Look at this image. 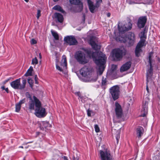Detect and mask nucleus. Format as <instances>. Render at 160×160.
Segmentation results:
<instances>
[{
  "instance_id": "10",
  "label": "nucleus",
  "mask_w": 160,
  "mask_h": 160,
  "mask_svg": "<svg viewBox=\"0 0 160 160\" xmlns=\"http://www.w3.org/2000/svg\"><path fill=\"white\" fill-rule=\"evenodd\" d=\"M25 94L26 97L29 98L30 100L29 102V109L31 110H33L34 109V103L35 102V101L39 100V99L34 96H33V98H32L28 92H26Z\"/></svg>"
},
{
  "instance_id": "38",
  "label": "nucleus",
  "mask_w": 160,
  "mask_h": 160,
  "mask_svg": "<svg viewBox=\"0 0 160 160\" xmlns=\"http://www.w3.org/2000/svg\"><path fill=\"white\" fill-rule=\"evenodd\" d=\"M117 140V143H118L120 138V133H118L115 136Z\"/></svg>"
},
{
  "instance_id": "34",
  "label": "nucleus",
  "mask_w": 160,
  "mask_h": 160,
  "mask_svg": "<svg viewBox=\"0 0 160 160\" xmlns=\"http://www.w3.org/2000/svg\"><path fill=\"white\" fill-rule=\"evenodd\" d=\"M38 63V60L36 57L33 58L32 60L31 64L32 65H36Z\"/></svg>"
},
{
  "instance_id": "26",
  "label": "nucleus",
  "mask_w": 160,
  "mask_h": 160,
  "mask_svg": "<svg viewBox=\"0 0 160 160\" xmlns=\"http://www.w3.org/2000/svg\"><path fill=\"white\" fill-rule=\"evenodd\" d=\"M75 94L78 96L79 98H80L81 99V101L83 103L85 102L86 101L88 100V98L87 97H82L81 95L80 92H76Z\"/></svg>"
},
{
  "instance_id": "35",
  "label": "nucleus",
  "mask_w": 160,
  "mask_h": 160,
  "mask_svg": "<svg viewBox=\"0 0 160 160\" xmlns=\"http://www.w3.org/2000/svg\"><path fill=\"white\" fill-rule=\"evenodd\" d=\"M150 68L147 71V73L148 74H151L152 72L153 69L152 67L153 66L152 65H149Z\"/></svg>"
},
{
  "instance_id": "41",
  "label": "nucleus",
  "mask_w": 160,
  "mask_h": 160,
  "mask_svg": "<svg viewBox=\"0 0 160 160\" xmlns=\"http://www.w3.org/2000/svg\"><path fill=\"white\" fill-rule=\"evenodd\" d=\"M96 3L95 4L96 5V7H99L100 3L102 2V0H96Z\"/></svg>"
},
{
  "instance_id": "42",
  "label": "nucleus",
  "mask_w": 160,
  "mask_h": 160,
  "mask_svg": "<svg viewBox=\"0 0 160 160\" xmlns=\"http://www.w3.org/2000/svg\"><path fill=\"white\" fill-rule=\"evenodd\" d=\"M117 68V65L114 64H112V65L111 69L112 71H114Z\"/></svg>"
},
{
  "instance_id": "20",
  "label": "nucleus",
  "mask_w": 160,
  "mask_h": 160,
  "mask_svg": "<svg viewBox=\"0 0 160 160\" xmlns=\"http://www.w3.org/2000/svg\"><path fill=\"white\" fill-rule=\"evenodd\" d=\"M144 131L143 128L141 126H139L136 128V134L138 138H140L142 135Z\"/></svg>"
},
{
  "instance_id": "50",
  "label": "nucleus",
  "mask_w": 160,
  "mask_h": 160,
  "mask_svg": "<svg viewBox=\"0 0 160 160\" xmlns=\"http://www.w3.org/2000/svg\"><path fill=\"white\" fill-rule=\"evenodd\" d=\"M1 88L2 89V90H5V87L4 86H2L1 87Z\"/></svg>"
},
{
  "instance_id": "39",
  "label": "nucleus",
  "mask_w": 160,
  "mask_h": 160,
  "mask_svg": "<svg viewBox=\"0 0 160 160\" xmlns=\"http://www.w3.org/2000/svg\"><path fill=\"white\" fill-rule=\"evenodd\" d=\"M94 128L95 131L96 132H98L100 131L99 128L98 127V126L97 124H95L94 125Z\"/></svg>"
},
{
  "instance_id": "24",
  "label": "nucleus",
  "mask_w": 160,
  "mask_h": 160,
  "mask_svg": "<svg viewBox=\"0 0 160 160\" xmlns=\"http://www.w3.org/2000/svg\"><path fill=\"white\" fill-rule=\"evenodd\" d=\"M51 127V125L47 121L43 122L42 124H41V129H43L45 128V129H48V128Z\"/></svg>"
},
{
  "instance_id": "2",
  "label": "nucleus",
  "mask_w": 160,
  "mask_h": 160,
  "mask_svg": "<svg viewBox=\"0 0 160 160\" xmlns=\"http://www.w3.org/2000/svg\"><path fill=\"white\" fill-rule=\"evenodd\" d=\"M132 24L130 22L126 23L125 24L121 26L118 24V28L119 33L118 36H116V41L121 42L125 43L127 40V37L125 32L131 30L132 28Z\"/></svg>"
},
{
  "instance_id": "12",
  "label": "nucleus",
  "mask_w": 160,
  "mask_h": 160,
  "mask_svg": "<svg viewBox=\"0 0 160 160\" xmlns=\"http://www.w3.org/2000/svg\"><path fill=\"white\" fill-rule=\"evenodd\" d=\"M79 72L82 77L79 78L84 81L86 82L84 78L88 77V76L90 74V72L89 69L87 67L85 66L82 68L79 71Z\"/></svg>"
},
{
  "instance_id": "9",
  "label": "nucleus",
  "mask_w": 160,
  "mask_h": 160,
  "mask_svg": "<svg viewBox=\"0 0 160 160\" xmlns=\"http://www.w3.org/2000/svg\"><path fill=\"white\" fill-rule=\"evenodd\" d=\"M139 37L140 40L138 43L137 46L142 48L143 46H146L147 44V42L146 40L147 38V36L146 35H145L144 32L143 31L141 32Z\"/></svg>"
},
{
  "instance_id": "43",
  "label": "nucleus",
  "mask_w": 160,
  "mask_h": 160,
  "mask_svg": "<svg viewBox=\"0 0 160 160\" xmlns=\"http://www.w3.org/2000/svg\"><path fill=\"white\" fill-rule=\"evenodd\" d=\"M30 42L31 44H35L37 43V41L34 39H32L30 41Z\"/></svg>"
},
{
  "instance_id": "29",
  "label": "nucleus",
  "mask_w": 160,
  "mask_h": 160,
  "mask_svg": "<svg viewBox=\"0 0 160 160\" xmlns=\"http://www.w3.org/2000/svg\"><path fill=\"white\" fill-rule=\"evenodd\" d=\"M33 70V67L32 66H30L29 69L27 70V72L24 74V76H32V72Z\"/></svg>"
},
{
  "instance_id": "5",
  "label": "nucleus",
  "mask_w": 160,
  "mask_h": 160,
  "mask_svg": "<svg viewBox=\"0 0 160 160\" xmlns=\"http://www.w3.org/2000/svg\"><path fill=\"white\" fill-rule=\"evenodd\" d=\"M74 57L80 64H84L87 63L88 62L85 54L81 51L77 52L75 54Z\"/></svg>"
},
{
  "instance_id": "36",
  "label": "nucleus",
  "mask_w": 160,
  "mask_h": 160,
  "mask_svg": "<svg viewBox=\"0 0 160 160\" xmlns=\"http://www.w3.org/2000/svg\"><path fill=\"white\" fill-rule=\"evenodd\" d=\"M87 113L88 116L89 117H90L91 116V114L93 113V111L92 110H90L89 109H88L87 110Z\"/></svg>"
},
{
  "instance_id": "11",
  "label": "nucleus",
  "mask_w": 160,
  "mask_h": 160,
  "mask_svg": "<svg viewBox=\"0 0 160 160\" xmlns=\"http://www.w3.org/2000/svg\"><path fill=\"white\" fill-rule=\"evenodd\" d=\"M100 153L101 160H113L112 156L108 151L100 150Z\"/></svg>"
},
{
  "instance_id": "28",
  "label": "nucleus",
  "mask_w": 160,
  "mask_h": 160,
  "mask_svg": "<svg viewBox=\"0 0 160 160\" xmlns=\"http://www.w3.org/2000/svg\"><path fill=\"white\" fill-rule=\"evenodd\" d=\"M52 8L54 10L60 12L62 13H64V11L60 6L58 5H56L55 6L53 7Z\"/></svg>"
},
{
  "instance_id": "21",
  "label": "nucleus",
  "mask_w": 160,
  "mask_h": 160,
  "mask_svg": "<svg viewBox=\"0 0 160 160\" xmlns=\"http://www.w3.org/2000/svg\"><path fill=\"white\" fill-rule=\"evenodd\" d=\"M54 17L58 22L61 23L63 21V18L62 15L59 13H55L54 14Z\"/></svg>"
},
{
  "instance_id": "1",
  "label": "nucleus",
  "mask_w": 160,
  "mask_h": 160,
  "mask_svg": "<svg viewBox=\"0 0 160 160\" xmlns=\"http://www.w3.org/2000/svg\"><path fill=\"white\" fill-rule=\"evenodd\" d=\"M85 52L90 57H92L97 66V73L98 74H102L105 67L107 58L105 54L101 52H93L88 49H84Z\"/></svg>"
},
{
  "instance_id": "56",
  "label": "nucleus",
  "mask_w": 160,
  "mask_h": 160,
  "mask_svg": "<svg viewBox=\"0 0 160 160\" xmlns=\"http://www.w3.org/2000/svg\"><path fill=\"white\" fill-rule=\"evenodd\" d=\"M32 142H33L32 141L28 142L27 143H32Z\"/></svg>"
},
{
  "instance_id": "7",
  "label": "nucleus",
  "mask_w": 160,
  "mask_h": 160,
  "mask_svg": "<svg viewBox=\"0 0 160 160\" xmlns=\"http://www.w3.org/2000/svg\"><path fill=\"white\" fill-rule=\"evenodd\" d=\"M109 91L114 100L117 99L119 98L120 88L118 85H115L111 87L110 88Z\"/></svg>"
},
{
  "instance_id": "25",
  "label": "nucleus",
  "mask_w": 160,
  "mask_h": 160,
  "mask_svg": "<svg viewBox=\"0 0 160 160\" xmlns=\"http://www.w3.org/2000/svg\"><path fill=\"white\" fill-rule=\"evenodd\" d=\"M153 52H150L149 53L148 57V62L149 65H152V63L154 62V60L152 59L153 57Z\"/></svg>"
},
{
  "instance_id": "13",
  "label": "nucleus",
  "mask_w": 160,
  "mask_h": 160,
  "mask_svg": "<svg viewBox=\"0 0 160 160\" xmlns=\"http://www.w3.org/2000/svg\"><path fill=\"white\" fill-rule=\"evenodd\" d=\"M149 100L148 98L145 99L142 102V108L141 111V116L144 117L148 113V105Z\"/></svg>"
},
{
  "instance_id": "51",
  "label": "nucleus",
  "mask_w": 160,
  "mask_h": 160,
  "mask_svg": "<svg viewBox=\"0 0 160 160\" xmlns=\"http://www.w3.org/2000/svg\"><path fill=\"white\" fill-rule=\"evenodd\" d=\"M107 16L108 17H109L110 16V13H108Z\"/></svg>"
},
{
  "instance_id": "32",
  "label": "nucleus",
  "mask_w": 160,
  "mask_h": 160,
  "mask_svg": "<svg viewBox=\"0 0 160 160\" xmlns=\"http://www.w3.org/2000/svg\"><path fill=\"white\" fill-rule=\"evenodd\" d=\"M28 82L29 84L30 87L32 89L33 83V80L31 79V78H29L28 79Z\"/></svg>"
},
{
  "instance_id": "17",
  "label": "nucleus",
  "mask_w": 160,
  "mask_h": 160,
  "mask_svg": "<svg viewBox=\"0 0 160 160\" xmlns=\"http://www.w3.org/2000/svg\"><path fill=\"white\" fill-rule=\"evenodd\" d=\"M128 36L129 39V45L130 46L133 45L135 42V38L134 33L131 32H129Z\"/></svg>"
},
{
  "instance_id": "59",
  "label": "nucleus",
  "mask_w": 160,
  "mask_h": 160,
  "mask_svg": "<svg viewBox=\"0 0 160 160\" xmlns=\"http://www.w3.org/2000/svg\"><path fill=\"white\" fill-rule=\"evenodd\" d=\"M39 55H40V58H41V56L40 53V54H39Z\"/></svg>"
},
{
  "instance_id": "54",
  "label": "nucleus",
  "mask_w": 160,
  "mask_h": 160,
  "mask_svg": "<svg viewBox=\"0 0 160 160\" xmlns=\"http://www.w3.org/2000/svg\"><path fill=\"white\" fill-rule=\"evenodd\" d=\"M53 1L55 2H57V1H59V0H53Z\"/></svg>"
},
{
  "instance_id": "14",
  "label": "nucleus",
  "mask_w": 160,
  "mask_h": 160,
  "mask_svg": "<svg viewBox=\"0 0 160 160\" xmlns=\"http://www.w3.org/2000/svg\"><path fill=\"white\" fill-rule=\"evenodd\" d=\"M64 41L69 45H76L78 42L73 36H67L64 37Z\"/></svg>"
},
{
  "instance_id": "22",
  "label": "nucleus",
  "mask_w": 160,
  "mask_h": 160,
  "mask_svg": "<svg viewBox=\"0 0 160 160\" xmlns=\"http://www.w3.org/2000/svg\"><path fill=\"white\" fill-rule=\"evenodd\" d=\"M70 3L72 4L77 5H80L81 10L82 9V4L81 3L80 0H69Z\"/></svg>"
},
{
  "instance_id": "58",
  "label": "nucleus",
  "mask_w": 160,
  "mask_h": 160,
  "mask_svg": "<svg viewBox=\"0 0 160 160\" xmlns=\"http://www.w3.org/2000/svg\"><path fill=\"white\" fill-rule=\"evenodd\" d=\"M8 80H9V79H8V80H6V82H8Z\"/></svg>"
},
{
  "instance_id": "19",
  "label": "nucleus",
  "mask_w": 160,
  "mask_h": 160,
  "mask_svg": "<svg viewBox=\"0 0 160 160\" xmlns=\"http://www.w3.org/2000/svg\"><path fill=\"white\" fill-rule=\"evenodd\" d=\"M88 3L90 11L92 13L94 12L95 10L99 7H96V5H94L93 2L90 0H88Z\"/></svg>"
},
{
  "instance_id": "47",
  "label": "nucleus",
  "mask_w": 160,
  "mask_h": 160,
  "mask_svg": "<svg viewBox=\"0 0 160 160\" xmlns=\"http://www.w3.org/2000/svg\"><path fill=\"white\" fill-rule=\"evenodd\" d=\"M5 90L7 93H8L9 92V90L8 88H5Z\"/></svg>"
},
{
  "instance_id": "55",
  "label": "nucleus",
  "mask_w": 160,
  "mask_h": 160,
  "mask_svg": "<svg viewBox=\"0 0 160 160\" xmlns=\"http://www.w3.org/2000/svg\"><path fill=\"white\" fill-rule=\"evenodd\" d=\"M25 1H26V2H28L29 1V0H24Z\"/></svg>"
},
{
  "instance_id": "52",
  "label": "nucleus",
  "mask_w": 160,
  "mask_h": 160,
  "mask_svg": "<svg viewBox=\"0 0 160 160\" xmlns=\"http://www.w3.org/2000/svg\"><path fill=\"white\" fill-rule=\"evenodd\" d=\"M38 80H35V83L36 84H38Z\"/></svg>"
},
{
  "instance_id": "23",
  "label": "nucleus",
  "mask_w": 160,
  "mask_h": 160,
  "mask_svg": "<svg viewBox=\"0 0 160 160\" xmlns=\"http://www.w3.org/2000/svg\"><path fill=\"white\" fill-rule=\"evenodd\" d=\"M62 59L61 65V66L62 67L63 69H66L67 66L66 58L64 55L62 56Z\"/></svg>"
},
{
  "instance_id": "46",
  "label": "nucleus",
  "mask_w": 160,
  "mask_h": 160,
  "mask_svg": "<svg viewBox=\"0 0 160 160\" xmlns=\"http://www.w3.org/2000/svg\"><path fill=\"white\" fill-rule=\"evenodd\" d=\"M36 136H38L39 135H42V134L39 132H36Z\"/></svg>"
},
{
  "instance_id": "31",
  "label": "nucleus",
  "mask_w": 160,
  "mask_h": 160,
  "mask_svg": "<svg viewBox=\"0 0 160 160\" xmlns=\"http://www.w3.org/2000/svg\"><path fill=\"white\" fill-rule=\"evenodd\" d=\"M106 79L103 78L102 82V87L103 89H105L106 88Z\"/></svg>"
},
{
  "instance_id": "45",
  "label": "nucleus",
  "mask_w": 160,
  "mask_h": 160,
  "mask_svg": "<svg viewBox=\"0 0 160 160\" xmlns=\"http://www.w3.org/2000/svg\"><path fill=\"white\" fill-rule=\"evenodd\" d=\"M85 20V14H83L82 15V23H84Z\"/></svg>"
},
{
  "instance_id": "27",
  "label": "nucleus",
  "mask_w": 160,
  "mask_h": 160,
  "mask_svg": "<svg viewBox=\"0 0 160 160\" xmlns=\"http://www.w3.org/2000/svg\"><path fill=\"white\" fill-rule=\"evenodd\" d=\"M142 51L141 48L136 46L135 51L136 56L138 57L140 55V52Z\"/></svg>"
},
{
  "instance_id": "16",
  "label": "nucleus",
  "mask_w": 160,
  "mask_h": 160,
  "mask_svg": "<svg viewBox=\"0 0 160 160\" xmlns=\"http://www.w3.org/2000/svg\"><path fill=\"white\" fill-rule=\"evenodd\" d=\"M97 41V38L93 36H92L90 37V39L89 41V44L91 46L92 48L95 50H97L98 48V45L96 43Z\"/></svg>"
},
{
  "instance_id": "37",
  "label": "nucleus",
  "mask_w": 160,
  "mask_h": 160,
  "mask_svg": "<svg viewBox=\"0 0 160 160\" xmlns=\"http://www.w3.org/2000/svg\"><path fill=\"white\" fill-rule=\"evenodd\" d=\"M26 102V99L25 98H24L21 100L18 103H17L18 104L20 105L21 106L22 104Z\"/></svg>"
},
{
  "instance_id": "40",
  "label": "nucleus",
  "mask_w": 160,
  "mask_h": 160,
  "mask_svg": "<svg viewBox=\"0 0 160 160\" xmlns=\"http://www.w3.org/2000/svg\"><path fill=\"white\" fill-rule=\"evenodd\" d=\"M41 11L40 10L38 9L37 10V18L38 19L40 17L41 15Z\"/></svg>"
},
{
  "instance_id": "30",
  "label": "nucleus",
  "mask_w": 160,
  "mask_h": 160,
  "mask_svg": "<svg viewBox=\"0 0 160 160\" xmlns=\"http://www.w3.org/2000/svg\"><path fill=\"white\" fill-rule=\"evenodd\" d=\"M51 33L55 40H59V35L57 32L52 30Z\"/></svg>"
},
{
  "instance_id": "3",
  "label": "nucleus",
  "mask_w": 160,
  "mask_h": 160,
  "mask_svg": "<svg viewBox=\"0 0 160 160\" xmlns=\"http://www.w3.org/2000/svg\"><path fill=\"white\" fill-rule=\"evenodd\" d=\"M34 103V110L35 109V113L36 116L38 118H43L45 117L47 113L46 112L45 108L41 106V103L40 101L37 100L35 101Z\"/></svg>"
},
{
  "instance_id": "60",
  "label": "nucleus",
  "mask_w": 160,
  "mask_h": 160,
  "mask_svg": "<svg viewBox=\"0 0 160 160\" xmlns=\"http://www.w3.org/2000/svg\"><path fill=\"white\" fill-rule=\"evenodd\" d=\"M77 160H78V159H77Z\"/></svg>"
},
{
  "instance_id": "33",
  "label": "nucleus",
  "mask_w": 160,
  "mask_h": 160,
  "mask_svg": "<svg viewBox=\"0 0 160 160\" xmlns=\"http://www.w3.org/2000/svg\"><path fill=\"white\" fill-rule=\"evenodd\" d=\"M21 106L20 105L16 103L15 105V112H18L20 110Z\"/></svg>"
},
{
  "instance_id": "6",
  "label": "nucleus",
  "mask_w": 160,
  "mask_h": 160,
  "mask_svg": "<svg viewBox=\"0 0 160 160\" xmlns=\"http://www.w3.org/2000/svg\"><path fill=\"white\" fill-rule=\"evenodd\" d=\"M113 55L118 60L122 59L123 56L126 55V50L124 48H117L112 51Z\"/></svg>"
},
{
  "instance_id": "53",
  "label": "nucleus",
  "mask_w": 160,
  "mask_h": 160,
  "mask_svg": "<svg viewBox=\"0 0 160 160\" xmlns=\"http://www.w3.org/2000/svg\"><path fill=\"white\" fill-rule=\"evenodd\" d=\"M146 89H147V90L148 92V86H147V87H146Z\"/></svg>"
},
{
  "instance_id": "48",
  "label": "nucleus",
  "mask_w": 160,
  "mask_h": 160,
  "mask_svg": "<svg viewBox=\"0 0 160 160\" xmlns=\"http://www.w3.org/2000/svg\"><path fill=\"white\" fill-rule=\"evenodd\" d=\"M63 158L64 160H68L67 157L66 156H64Z\"/></svg>"
},
{
  "instance_id": "4",
  "label": "nucleus",
  "mask_w": 160,
  "mask_h": 160,
  "mask_svg": "<svg viewBox=\"0 0 160 160\" xmlns=\"http://www.w3.org/2000/svg\"><path fill=\"white\" fill-rule=\"evenodd\" d=\"M27 82L26 80L23 79L22 81V84H21V79L20 78L17 79L10 83L11 87L15 89L22 90L24 89Z\"/></svg>"
},
{
  "instance_id": "8",
  "label": "nucleus",
  "mask_w": 160,
  "mask_h": 160,
  "mask_svg": "<svg viewBox=\"0 0 160 160\" xmlns=\"http://www.w3.org/2000/svg\"><path fill=\"white\" fill-rule=\"evenodd\" d=\"M114 109L117 118L118 119L122 118L123 115L122 109L121 105L117 102H115Z\"/></svg>"
},
{
  "instance_id": "57",
  "label": "nucleus",
  "mask_w": 160,
  "mask_h": 160,
  "mask_svg": "<svg viewBox=\"0 0 160 160\" xmlns=\"http://www.w3.org/2000/svg\"><path fill=\"white\" fill-rule=\"evenodd\" d=\"M19 148H23V147L22 146H21L19 147Z\"/></svg>"
},
{
  "instance_id": "44",
  "label": "nucleus",
  "mask_w": 160,
  "mask_h": 160,
  "mask_svg": "<svg viewBox=\"0 0 160 160\" xmlns=\"http://www.w3.org/2000/svg\"><path fill=\"white\" fill-rule=\"evenodd\" d=\"M56 68L57 69L59 70V71L62 72V69L57 64H56Z\"/></svg>"
},
{
  "instance_id": "15",
  "label": "nucleus",
  "mask_w": 160,
  "mask_h": 160,
  "mask_svg": "<svg viewBox=\"0 0 160 160\" xmlns=\"http://www.w3.org/2000/svg\"><path fill=\"white\" fill-rule=\"evenodd\" d=\"M147 19L145 16L140 17L138 20L137 26L139 28H143L146 22Z\"/></svg>"
},
{
  "instance_id": "49",
  "label": "nucleus",
  "mask_w": 160,
  "mask_h": 160,
  "mask_svg": "<svg viewBox=\"0 0 160 160\" xmlns=\"http://www.w3.org/2000/svg\"><path fill=\"white\" fill-rule=\"evenodd\" d=\"M34 78H35V80H38V77H37V75H35Z\"/></svg>"
},
{
  "instance_id": "18",
  "label": "nucleus",
  "mask_w": 160,
  "mask_h": 160,
  "mask_svg": "<svg viewBox=\"0 0 160 160\" xmlns=\"http://www.w3.org/2000/svg\"><path fill=\"white\" fill-rule=\"evenodd\" d=\"M132 62L130 61L127 62L123 64L121 67L120 71L121 72H123L128 70L131 67Z\"/></svg>"
}]
</instances>
